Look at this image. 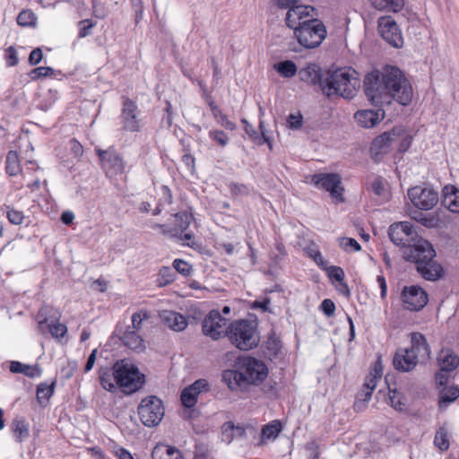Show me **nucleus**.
<instances>
[{
    "label": "nucleus",
    "instance_id": "bf43d9fd",
    "mask_svg": "<svg viewBox=\"0 0 459 459\" xmlns=\"http://www.w3.org/2000/svg\"><path fill=\"white\" fill-rule=\"evenodd\" d=\"M42 59H43V52H42L41 48H36L30 52V54L29 56L28 62L30 65H37L38 64H39L41 62Z\"/></svg>",
    "mask_w": 459,
    "mask_h": 459
},
{
    "label": "nucleus",
    "instance_id": "2f4dec72",
    "mask_svg": "<svg viewBox=\"0 0 459 459\" xmlns=\"http://www.w3.org/2000/svg\"><path fill=\"white\" fill-rule=\"evenodd\" d=\"M442 203L452 212H459V193L454 186L444 188Z\"/></svg>",
    "mask_w": 459,
    "mask_h": 459
},
{
    "label": "nucleus",
    "instance_id": "a18cd8bd",
    "mask_svg": "<svg viewBox=\"0 0 459 459\" xmlns=\"http://www.w3.org/2000/svg\"><path fill=\"white\" fill-rule=\"evenodd\" d=\"M230 193L232 195H248L250 194V188L245 184L231 182L229 185Z\"/></svg>",
    "mask_w": 459,
    "mask_h": 459
},
{
    "label": "nucleus",
    "instance_id": "a211bd4d",
    "mask_svg": "<svg viewBox=\"0 0 459 459\" xmlns=\"http://www.w3.org/2000/svg\"><path fill=\"white\" fill-rule=\"evenodd\" d=\"M97 153L102 162V167L108 175L122 174L125 170V162L123 159L113 150L102 151L97 149Z\"/></svg>",
    "mask_w": 459,
    "mask_h": 459
},
{
    "label": "nucleus",
    "instance_id": "864d4df0",
    "mask_svg": "<svg viewBox=\"0 0 459 459\" xmlns=\"http://www.w3.org/2000/svg\"><path fill=\"white\" fill-rule=\"evenodd\" d=\"M7 218L12 224L20 225L23 222L24 215L21 211L9 209L7 211Z\"/></svg>",
    "mask_w": 459,
    "mask_h": 459
},
{
    "label": "nucleus",
    "instance_id": "37998d69",
    "mask_svg": "<svg viewBox=\"0 0 459 459\" xmlns=\"http://www.w3.org/2000/svg\"><path fill=\"white\" fill-rule=\"evenodd\" d=\"M54 69L52 67H49V66H40V67H37V68H34L32 69L30 73H29V76L30 77V79L32 80H38L39 78H46V77H50L54 74Z\"/></svg>",
    "mask_w": 459,
    "mask_h": 459
},
{
    "label": "nucleus",
    "instance_id": "20e7f679",
    "mask_svg": "<svg viewBox=\"0 0 459 459\" xmlns=\"http://www.w3.org/2000/svg\"><path fill=\"white\" fill-rule=\"evenodd\" d=\"M359 86V74L351 67H341L328 74L322 91L328 98L340 96L351 100L356 96Z\"/></svg>",
    "mask_w": 459,
    "mask_h": 459
},
{
    "label": "nucleus",
    "instance_id": "423d86ee",
    "mask_svg": "<svg viewBox=\"0 0 459 459\" xmlns=\"http://www.w3.org/2000/svg\"><path fill=\"white\" fill-rule=\"evenodd\" d=\"M117 385L123 393L130 394L138 391L144 384V375L138 368L126 359L116 362Z\"/></svg>",
    "mask_w": 459,
    "mask_h": 459
},
{
    "label": "nucleus",
    "instance_id": "4d7b16f0",
    "mask_svg": "<svg viewBox=\"0 0 459 459\" xmlns=\"http://www.w3.org/2000/svg\"><path fill=\"white\" fill-rule=\"evenodd\" d=\"M327 272L330 279L335 280L338 282L343 281L345 274L341 267L333 265L328 268Z\"/></svg>",
    "mask_w": 459,
    "mask_h": 459
},
{
    "label": "nucleus",
    "instance_id": "7c9ffc66",
    "mask_svg": "<svg viewBox=\"0 0 459 459\" xmlns=\"http://www.w3.org/2000/svg\"><path fill=\"white\" fill-rule=\"evenodd\" d=\"M372 6L381 12H400L404 4L405 0H371Z\"/></svg>",
    "mask_w": 459,
    "mask_h": 459
},
{
    "label": "nucleus",
    "instance_id": "0eeeda50",
    "mask_svg": "<svg viewBox=\"0 0 459 459\" xmlns=\"http://www.w3.org/2000/svg\"><path fill=\"white\" fill-rule=\"evenodd\" d=\"M326 29L320 21H311L307 26H301L294 32L299 44L305 48H316L326 37Z\"/></svg>",
    "mask_w": 459,
    "mask_h": 459
},
{
    "label": "nucleus",
    "instance_id": "72a5a7b5",
    "mask_svg": "<svg viewBox=\"0 0 459 459\" xmlns=\"http://www.w3.org/2000/svg\"><path fill=\"white\" fill-rule=\"evenodd\" d=\"M174 217L175 228L169 232H171V235L173 236H178V234H182L187 230L193 220V216L191 213L186 212H179L176 213Z\"/></svg>",
    "mask_w": 459,
    "mask_h": 459
},
{
    "label": "nucleus",
    "instance_id": "cd10ccee",
    "mask_svg": "<svg viewBox=\"0 0 459 459\" xmlns=\"http://www.w3.org/2000/svg\"><path fill=\"white\" fill-rule=\"evenodd\" d=\"M438 365L443 371H453L459 366V356L452 350H442L437 358Z\"/></svg>",
    "mask_w": 459,
    "mask_h": 459
},
{
    "label": "nucleus",
    "instance_id": "774afa93",
    "mask_svg": "<svg viewBox=\"0 0 459 459\" xmlns=\"http://www.w3.org/2000/svg\"><path fill=\"white\" fill-rule=\"evenodd\" d=\"M217 122L227 130L233 131L236 128V124L230 121L225 114Z\"/></svg>",
    "mask_w": 459,
    "mask_h": 459
},
{
    "label": "nucleus",
    "instance_id": "9d476101",
    "mask_svg": "<svg viewBox=\"0 0 459 459\" xmlns=\"http://www.w3.org/2000/svg\"><path fill=\"white\" fill-rule=\"evenodd\" d=\"M227 323L228 319L223 317L219 310H211L202 322V332L212 340H219L226 336Z\"/></svg>",
    "mask_w": 459,
    "mask_h": 459
},
{
    "label": "nucleus",
    "instance_id": "052dcab7",
    "mask_svg": "<svg viewBox=\"0 0 459 459\" xmlns=\"http://www.w3.org/2000/svg\"><path fill=\"white\" fill-rule=\"evenodd\" d=\"M320 308L327 316H333L334 315L335 305L331 299H324L321 303Z\"/></svg>",
    "mask_w": 459,
    "mask_h": 459
},
{
    "label": "nucleus",
    "instance_id": "de8ad7c7",
    "mask_svg": "<svg viewBox=\"0 0 459 459\" xmlns=\"http://www.w3.org/2000/svg\"><path fill=\"white\" fill-rule=\"evenodd\" d=\"M160 284L166 285L175 280V273L169 267H162L160 270Z\"/></svg>",
    "mask_w": 459,
    "mask_h": 459
},
{
    "label": "nucleus",
    "instance_id": "ddd939ff",
    "mask_svg": "<svg viewBox=\"0 0 459 459\" xmlns=\"http://www.w3.org/2000/svg\"><path fill=\"white\" fill-rule=\"evenodd\" d=\"M314 7L310 5H296L290 8L286 13V26L293 30V33L301 26H307L311 21H316Z\"/></svg>",
    "mask_w": 459,
    "mask_h": 459
},
{
    "label": "nucleus",
    "instance_id": "f257e3e1",
    "mask_svg": "<svg viewBox=\"0 0 459 459\" xmlns=\"http://www.w3.org/2000/svg\"><path fill=\"white\" fill-rule=\"evenodd\" d=\"M364 92L375 106L389 105L393 100L406 106L412 99L411 82L399 68L391 65L382 72L377 70L367 74Z\"/></svg>",
    "mask_w": 459,
    "mask_h": 459
},
{
    "label": "nucleus",
    "instance_id": "f3484780",
    "mask_svg": "<svg viewBox=\"0 0 459 459\" xmlns=\"http://www.w3.org/2000/svg\"><path fill=\"white\" fill-rule=\"evenodd\" d=\"M402 300L405 309L418 311L427 305L428 295L419 286L405 287L402 292Z\"/></svg>",
    "mask_w": 459,
    "mask_h": 459
},
{
    "label": "nucleus",
    "instance_id": "3c124183",
    "mask_svg": "<svg viewBox=\"0 0 459 459\" xmlns=\"http://www.w3.org/2000/svg\"><path fill=\"white\" fill-rule=\"evenodd\" d=\"M389 400L390 404L397 411H403L404 407V403L401 401L400 394H398L395 390H391L389 388Z\"/></svg>",
    "mask_w": 459,
    "mask_h": 459
},
{
    "label": "nucleus",
    "instance_id": "393cba45",
    "mask_svg": "<svg viewBox=\"0 0 459 459\" xmlns=\"http://www.w3.org/2000/svg\"><path fill=\"white\" fill-rule=\"evenodd\" d=\"M299 77L309 85H319L322 88L325 83L322 80V70L316 64H307L299 69Z\"/></svg>",
    "mask_w": 459,
    "mask_h": 459
},
{
    "label": "nucleus",
    "instance_id": "e433bc0d",
    "mask_svg": "<svg viewBox=\"0 0 459 459\" xmlns=\"http://www.w3.org/2000/svg\"><path fill=\"white\" fill-rule=\"evenodd\" d=\"M6 173L10 176H16L21 171L20 160L18 153L14 151H10L6 156Z\"/></svg>",
    "mask_w": 459,
    "mask_h": 459
},
{
    "label": "nucleus",
    "instance_id": "bb28decb",
    "mask_svg": "<svg viewBox=\"0 0 459 459\" xmlns=\"http://www.w3.org/2000/svg\"><path fill=\"white\" fill-rule=\"evenodd\" d=\"M10 428L14 440L18 443L23 442L29 437L30 426L23 417L14 418Z\"/></svg>",
    "mask_w": 459,
    "mask_h": 459
},
{
    "label": "nucleus",
    "instance_id": "ea45409f",
    "mask_svg": "<svg viewBox=\"0 0 459 459\" xmlns=\"http://www.w3.org/2000/svg\"><path fill=\"white\" fill-rule=\"evenodd\" d=\"M55 383L48 385L40 383L37 387V399L39 403H47L54 393Z\"/></svg>",
    "mask_w": 459,
    "mask_h": 459
},
{
    "label": "nucleus",
    "instance_id": "603ef678",
    "mask_svg": "<svg viewBox=\"0 0 459 459\" xmlns=\"http://www.w3.org/2000/svg\"><path fill=\"white\" fill-rule=\"evenodd\" d=\"M380 375L379 372L376 370V373L370 372L368 376H367L365 379V383L363 385V387L365 389H368L369 391H372L376 388L377 383L378 380H380Z\"/></svg>",
    "mask_w": 459,
    "mask_h": 459
},
{
    "label": "nucleus",
    "instance_id": "4468645a",
    "mask_svg": "<svg viewBox=\"0 0 459 459\" xmlns=\"http://www.w3.org/2000/svg\"><path fill=\"white\" fill-rule=\"evenodd\" d=\"M388 236L394 245L401 246L403 249L409 247V245H411L418 238L412 225L408 221H400L392 224L388 229Z\"/></svg>",
    "mask_w": 459,
    "mask_h": 459
},
{
    "label": "nucleus",
    "instance_id": "680f3d73",
    "mask_svg": "<svg viewBox=\"0 0 459 459\" xmlns=\"http://www.w3.org/2000/svg\"><path fill=\"white\" fill-rule=\"evenodd\" d=\"M288 124L291 129H299L302 126V116L290 114L288 117Z\"/></svg>",
    "mask_w": 459,
    "mask_h": 459
},
{
    "label": "nucleus",
    "instance_id": "0e129e2a",
    "mask_svg": "<svg viewBox=\"0 0 459 459\" xmlns=\"http://www.w3.org/2000/svg\"><path fill=\"white\" fill-rule=\"evenodd\" d=\"M114 453L118 459H134L127 449L121 446L116 447Z\"/></svg>",
    "mask_w": 459,
    "mask_h": 459
},
{
    "label": "nucleus",
    "instance_id": "58836bf2",
    "mask_svg": "<svg viewBox=\"0 0 459 459\" xmlns=\"http://www.w3.org/2000/svg\"><path fill=\"white\" fill-rule=\"evenodd\" d=\"M411 218L429 229L436 228L439 223V219L437 216L424 214L418 211H415L413 214H411Z\"/></svg>",
    "mask_w": 459,
    "mask_h": 459
},
{
    "label": "nucleus",
    "instance_id": "39448f33",
    "mask_svg": "<svg viewBox=\"0 0 459 459\" xmlns=\"http://www.w3.org/2000/svg\"><path fill=\"white\" fill-rule=\"evenodd\" d=\"M226 336L241 351L255 348L260 342L256 325L247 319L235 320L227 327Z\"/></svg>",
    "mask_w": 459,
    "mask_h": 459
},
{
    "label": "nucleus",
    "instance_id": "c03bdc74",
    "mask_svg": "<svg viewBox=\"0 0 459 459\" xmlns=\"http://www.w3.org/2000/svg\"><path fill=\"white\" fill-rule=\"evenodd\" d=\"M48 330L54 338H61L67 333V327L59 322H54L48 324Z\"/></svg>",
    "mask_w": 459,
    "mask_h": 459
},
{
    "label": "nucleus",
    "instance_id": "49530a36",
    "mask_svg": "<svg viewBox=\"0 0 459 459\" xmlns=\"http://www.w3.org/2000/svg\"><path fill=\"white\" fill-rule=\"evenodd\" d=\"M209 137L218 143L221 147L226 146L230 142L228 135L221 130H211L209 132Z\"/></svg>",
    "mask_w": 459,
    "mask_h": 459
},
{
    "label": "nucleus",
    "instance_id": "c9c22d12",
    "mask_svg": "<svg viewBox=\"0 0 459 459\" xmlns=\"http://www.w3.org/2000/svg\"><path fill=\"white\" fill-rule=\"evenodd\" d=\"M274 69L284 78H291L298 72L296 64L291 60L281 61L275 64Z\"/></svg>",
    "mask_w": 459,
    "mask_h": 459
},
{
    "label": "nucleus",
    "instance_id": "69168bd1",
    "mask_svg": "<svg viewBox=\"0 0 459 459\" xmlns=\"http://www.w3.org/2000/svg\"><path fill=\"white\" fill-rule=\"evenodd\" d=\"M274 4L281 9H290L298 5L299 0H273Z\"/></svg>",
    "mask_w": 459,
    "mask_h": 459
},
{
    "label": "nucleus",
    "instance_id": "f8f14e48",
    "mask_svg": "<svg viewBox=\"0 0 459 459\" xmlns=\"http://www.w3.org/2000/svg\"><path fill=\"white\" fill-rule=\"evenodd\" d=\"M257 433L256 428L251 424H235L229 420L221 426V437L226 444H230L234 439L255 438Z\"/></svg>",
    "mask_w": 459,
    "mask_h": 459
},
{
    "label": "nucleus",
    "instance_id": "6ab92c4d",
    "mask_svg": "<svg viewBox=\"0 0 459 459\" xmlns=\"http://www.w3.org/2000/svg\"><path fill=\"white\" fill-rule=\"evenodd\" d=\"M210 386L206 379L200 378L192 385L186 387L181 393V402L183 406L193 408L197 403V397L200 394L209 391Z\"/></svg>",
    "mask_w": 459,
    "mask_h": 459
},
{
    "label": "nucleus",
    "instance_id": "13d9d810",
    "mask_svg": "<svg viewBox=\"0 0 459 459\" xmlns=\"http://www.w3.org/2000/svg\"><path fill=\"white\" fill-rule=\"evenodd\" d=\"M146 318H148V313L146 311L134 313L132 316V330H139L141 328L142 321Z\"/></svg>",
    "mask_w": 459,
    "mask_h": 459
},
{
    "label": "nucleus",
    "instance_id": "5fc2aeb1",
    "mask_svg": "<svg viewBox=\"0 0 459 459\" xmlns=\"http://www.w3.org/2000/svg\"><path fill=\"white\" fill-rule=\"evenodd\" d=\"M4 57L8 66H14L19 62L17 51L13 47H9L5 49Z\"/></svg>",
    "mask_w": 459,
    "mask_h": 459
},
{
    "label": "nucleus",
    "instance_id": "412c9836",
    "mask_svg": "<svg viewBox=\"0 0 459 459\" xmlns=\"http://www.w3.org/2000/svg\"><path fill=\"white\" fill-rule=\"evenodd\" d=\"M401 132V129H393L378 135L372 143L371 152L375 155L387 153L391 150L392 144L398 140Z\"/></svg>",
    "mask_w": 459,
    "mask_h": 459
},
{
    "label": "nucleus",
    "instance_id": "a878e982",
    "mask_svg": "<svg viewBox=\"0 0 459 459\" xmlns=\"http://www.w3.org/2000/svg\"><path fill=\"white\" fill-rule=\"evenodd\" d=\"M124 345L131 350L142 351L144 349L143 339L136 333L132 330L130 326L119 336Z\"/></svg>",
    "mask_w": 459,
    "mask_h": 459
},
{
    "label": "nucleus",
    "instance_id": "f03ea898",
    "mask_svg": "<svg viewBox=\"0 0 459 459\" xmlns=\"http://www.w3.org/2000/svg\"><path fill=\"white\" fill-rule=\"evenodd\" d=\"M236 368L222 372V381L231 391L247 389L250 385H258L267 375L266 365L255 358L245 357L236 364Z\"/></svg>",
    "mask_w": 459,
    "mask_h": 459
},
{
    "label": "nucleus",
    "instance_id": "a19ab883",
    "mask_svg": "<svg viewBox=\"0 0 459 459\" xmlns=\"http://www.w3.org/2000/svg\"><path fill=\"white\" fill-rule=\"evenodd\" d=\"M434 444L441 451H446L449 448L448 433L446 428L441 427L437 429L435 435Z\"/></svg>",
    "mask_w": 459,
    "mask_h": 459
},
{
    "label": "nucleus",
    "instance_id": "c85d7f7f",
    "mask_svg": "<svg viewBox=\"0 0 459 459\" xmlns=\"http://www.w3.org/2000/svg\"><path fill=\"white\" fill-rule=\"evenodd\" d=\"M116 363L112 368H101L100 370V380L102 387L109 392H115L117 385Z\"/></svg>",
    "mask_w": 459,
    "mask_h": 459
},
{
    "label": "nucleus",
    "instance_id": "7ed1b4c3",
    "mask_svg": "<svg viewBox=\"0 0 459 459\" xmlns=\"http://www.w3.org/2000/svg\"><path fill=\"white\" fill-rule=\"evenodd\" d=\"M435 255L432 245L421 238H418L403 251V258L415 263L418 272L429 281H435L442 276L443 269L433 260Z\"/></svg>",
    "mask_w": 459,
    "mask_h": 459
},
{
    "label": "nucleus",
    "instance_id": "4c0bfd02",
    "mask_svg": "<svg viewBox=\"0 0 459 459\" xmlns=\"http://www.w3.org/2000/svg\"><path fill=\"white\" fill-rule=\"evenodd\" d=\"M459 397V388L455 385L444 387L439 393V406L451 403Z\"/></svg>",
    "mask_w": 459,
    "mask_h": 459
},
{
    "label": "nucleus",
    "instance_id": "09e8293b",
    "mask_svg": "<svg viewBox=\"0 0 459 459\" xmlns=\"http://www.w3.org/2000/svg\"><path fill=\"white\" fill-rule=\"evenodd\" d=\"M79 38H85L91 34V30L96 25L91 20L86 19L79 22Z\"/></svg>",
    "mask_w": 459,
    "mask_h": 459
},
{
    "label": "nucleus",
    "instance_id": "8fccbe9b",
    "mask_svg": "<svg viewBox=\"0 0 459 459\" xmlns=\"http://www.w3.org/2000/svg\"><path fill=\"white\" fill-rule=\"evenodd\" d=\"M173 268L184 276H187L191 273V265L181 259H175L173 262Z\"/></svg>",
    "mask_w": 459,
    "mask_h": 459
},
{
    "label": "nucleus",
    "instance_id": "1a4fd4ad",
    "mask_svg": "<svg viewBox=\"0 0 459 459\" xmlns=\"http://www.w3.org/2000/svg\"><path fill=\"white\" fill-rule=\"evenodd\" d=\"M140 114L137 104L130 98L123 96L119 117L122 128L131 133L139 132L141 130Z\"/></svg>",
    "mask_w": 459,
    "mask_h": 459
},
{
    "label": "nucleus",
    "instance_id": "b1692460",
    "mask_svg": "<svg viewBox=\"0 0 459 459\" xmlns=\"http://www.w3.org/2000/svg\"><path fill=\"white\" fill-rule=\"evenodd\" d=\"M385 112L382 109L372 110H359L354 115L357 123L365 128L374 127L384 118Z\"/></svg>",
    "mask_w": 459,
    "mask_h": 459
},
{
    "label": "nucleus",
    "instance_id": "473e14b6",
    "mask_svg": "<svg viewBox=\"0 0 459 459\" xmlns=\"http://www.w3.org/2000/svg\"><path fill=\"white\" fill-rule=\"evenodd\" d=\"M10 371L12 373H20L24 376L34 378L36 377H39L41 375V369L39 365H27L22 364L20 361H12L10 364Z\"/></svg>",
    "mask_w": 459,
    "mask_h": 459
},
{
    "label": "nucleus",
    "instance_id": "79ce46f5",
    "mask_svg": "<svg viewBox=\"0 0 459 459\" xmlns=\"http://www.w3.org/2000/svg\"><path fill=\"white\" fill-rule=\"evenodd\" d=\"M36 22L35 14L30 10L22 11L17 17V23L20 26H32Z\"/></svg>",
    "mask_w": 459,
    "mask_h": 459
},
{
    "label": "nucleus",
    "instance_id": "338daca9",
    "mask_svg": "<svg viewBox=\"0 0 459 459\" xmlns=\"http://www.w3.org/2000/svg\"><path fill=\"white\" fill-rule=\"evenodd\" d=\"M372 191L377 195H382L385 192V186L383 184V181L380 178H377L372 182L371 185Z\"/></svg>",
    "mask_w": 459,
    "mask_h": 459
},
{
    "label": "nucleus",
    "instance_id": "5701e85b",
    "mask_svg": "<svg viewBox=\"0 0 459 459\" xmlns=\"http://www.w3.org/2000/svg\"><path fill=\"white\" fill-rule=\"evenodd\" d=\"M160 316L165 325L176 332H181L188 325L187 318L176 311L163 310Z\"/></svg>",
    "mask_w": 459,
    "mask_h": 459
},
{
    "label": "nucleus",
    "instance_id": "f704fd0d",
    "mask_svg": "<svg viewBox=\"0 0 459 459\" xmlns=\"http://www.w3.org/2000/svg\"><path fill=\"white\" fill-rule=\"evenodd\" d=\"M281 430V424L279 420H273L263 426L260 433L258 446L265 443L266 439H275Z\"/></svg>",
    "mask_w": 459,
    "mask_h": 459
},
{
    "label": "nucleus",
    "instance_id": "e2e57ef3",
    "mask_svg": "<svg viewBox=\"0 0 459 459\" xmlns=\"http://www.w3.org/2000/svg\"><path fill=\"white\" fill-rule=\"evenodd\" d=\"M70 148H71L72 153L75 157L82 156V154H83V147L76 139H72L70 141Z\"/></svg>",
    "mask_w": 459,
    "mask_h": 459
},
{
    "label": "nucleus",
    "instance_id": "dca6fc26",
    "mask_svg": "<svg viewBox=\"0 0 459 459\" xmlns=\"http://www.w3.org/2000/svg\"><path fill=\"white\" fill-rule=\"evenodd\" d=\"M312 182L319 188L328 191L333 198L342 202V187L341 186L342 179L338 174H316L312 178Z\"/></svg>",
    "mask_w": 459,
    "mask_h": 459
},
{
    "label": "nucleus",
    "instance_id": "6e6552de",
    "mask_svg": "<svg viewBox=\"0 0 459 459\" xmlns=\"http://www.w3.org/2000/svg\"><path fill=\"white\" fill-rule=\"evenodd\" d=\"M137 411L142 423L149 428L159 425L165 411L162 401L155 395L143 398Z\"/></svg>",
    "mask_w": 459,
    "mask_h": 459
},
{
    "label": "nucleus",
    "instance_id": "c756f323",
    "mask_svg": "<svg viewBox=\"0 0 459 459\" xmlns=\"http://www.w3.org/2000/svg\"><path fill=\"white\" fill-rule=\"evenodd\" d=\"M152 459H184L181 452L176 447L158 444L152 452Z\"/></svg>",
    "mask_w": 459,
    "mask_h": 459
},
{
    "label": "nucleus",
    "instance_id": "aec40b11",
    "mask_svg": "<svg viewBox=\"0 0 459 459\" xmlns=\"http://www.w3.org/2000/svg\"><path fill=\"white\" fill-rule=\"evenodd\" d=\"M411 346L409 352L418 360L424 363L430 358V347L425 336L420 333H412L411 335Z\"/></svg>",
    "mask_w": 459,
    "mask_h": 459
},
{
    "label": "nucleus",
    "instance_id": "4be33fe9",
    "mask_svg": "<svg viewBox=\"0 0 459 459\" xmlns=\"http://www.w3.org/2000/svg\"><path fill=\"white\" fill-rule=\"evenodd\" d=\"M418 363V360L409 352V349H398L393 359L394 368L402 372L412 370Z\"/></svg>",
    "mask_w": 459,
    "mask_h": 459
},
{
    "label": "nucleus",
    "instance_id": "9b49d317",
    "mask_svg": "<svg viewBox=\"0 0 459 459\" xmlns=\"http://www.w3.org/2000/svg\"><path fill=\"white\" fill-rule=\"evenodd\" d=\"M412 204L423 211L431 210L438 202V194L430 187L416 186L408 190Z\"/></svg>",
    "mask_w": 459,
    "mask_h": 459
},
{
    "label": "nucleus",
    "instance_id": "2eb2a0df",
    "mask_svg": "<svg viewBox=\"0 0 459 459\" xmlns=\"http://www.w3.org/2000/svg\"><path fill=\"white\" fill-rule=\"evenodd\" d=\"M378 31L381 37L391 46L399 48L403 44V38L396 22L390 16L378 19Z\"/></svg>",
    "mask_w": 459,
    "mask_h": 459
},
{
    "label": "nucleus",
    "instance_id": "6e6d98bb",
    "mask_svg": "<svg viewBox=\"0 0 459 459\" xmlns=\"http://www.w3.org/2000/svg\"><path fill=\"white\" fill-rule=\"evenodd\" d=\"M341 247L345 250L359 251L361 249L359 242L351 238H342L340 242Z\"/></svg>",
    "mask_w": 459,
    "mask_h": 459
}]
</instances>
